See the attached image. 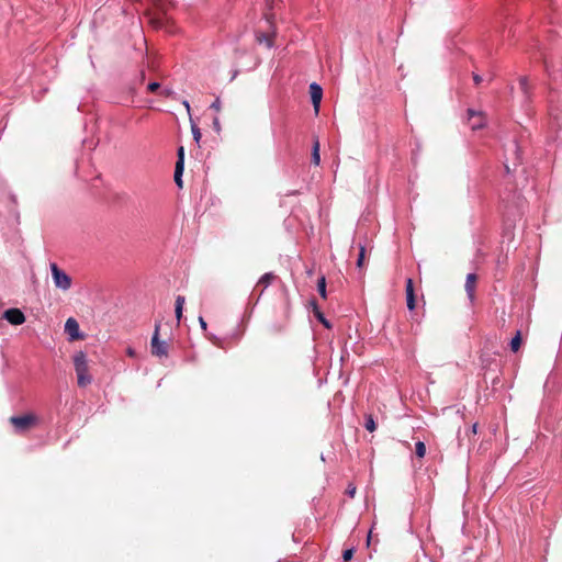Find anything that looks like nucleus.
I'll list each match as a JSON object with an SVG mask.
<instances>
[{"instance_id": "nucleus-1", "label": "nucleus", "mask_w": 562, "mask_h": 562, "mask_svg": "<svg viewBox=\"0 0 562 562\" xmlns=\"http://www.w3.org/2000/svg\"><path fill=\"white\" fill-rule=\"evenodd\" d=\"M74 366L77 374L78 386L85 387L89 385L92 382V376L89 374L88 360L83 351L75 353Z\"/></svg>"}, {"instance_id": "nucleus-2", "label": "nucleus", "mask_w": 562, "mask_h": 562, "mask_svg": "<svg viewBox=\"0 0 562 562\" xmlns=\"http://www.w3.org/2000/svg\"><path fill=\"white\" fill-rule=\"evenodd\" d=\"M9 420L16 432H25L37 425L38 418L30 413L22 416H12Z\"/></svg>"}, {"instance_id": "nucleus-3", "label": "nucleus", "mask_w": 562, "mask_h": 562, "mask_svg": "<svg viewBox=\"0 0 562 562\" xmlns=\"http://www.w3.org/2000/svg\"><path fill=\"white\" fill-rule=\"evenodd\" d=\"M159 328L160 325L159 323H157L155 325V331L150 340V352L154 357L166 358L168 357L169 344L165 340L159 339Z\"/></svg>"}, {"instance_id": "nucleus-4", "label": "nucleus", "mask_w": 562, "mask_h": 562, "mask_svg": "<svg viewBox=\"0 0 562 562\" xmlns=\"http://www.w3.org/2000/svg\"><path fill=\"white\" fill-rule=\"evenodd\" d=\"M50 271L56 288L61 289L63 291H67L71 288V278L61 270L57 263H50Z\"/></svg>"}, {"instance_id": "nucleus-5", "label": "nucleus", "mask_w": 562, "mask_h": 562, "mask_svg": "<svg viewBox=\"0 0 562 562\" xmlns=\"http://www.w3.org/2000/svg\"><path fill=\"white\" fill-rule=\"evenodd\" d=\"M310 94L315 114H318L321 101L323 98V89L316 82L310 85Z\"/></svg>"}, {"instance_id": "nucleus-6", "label": "nucleus", "mask_w": 562, "mask_h": 562, "mask_svg": "<svg viewBox=\"0 0 562 562\" xmlns=\"http://www.w3.org/2000/svg\"><path fill=\"white\" fill-rule=\"evenodd\" d=\"M65 331L69 336V340L71 341L83 338V336L80 334L78 322L72 317L66 321Z\"/></svg>"}, {"instance_id": "nucleus-7", "label": "nucleus", "mask_w": 562, "mask_h": 562, "mask_svg": "<svg viewBox=\"0 0 562 562\" xmlns=\"http://www.w3.org/2000/svg\"><path fill=\"white\" fill-rule=\"evenodd\" d=\"M468 121L472 130L482 128L486 123L483 112H476L471 109L468 110Z\"/></svg>"}, {"instance_id": "nucleus-8", "label": "nucleus", "mask_w": 562, "mask_h": 562, "mask_svg": "<svg viewBox=\"0 0 562 562\" xmlns=\"http://www.w3.org/2000/svg\"><path fill=\"white\" fill-rule=\"evenodd\" d=\"M3 318L12 325H22L25 322L23 312L15 307L7 310L3 313Z\"/></svg>"}, {"instance_id": "nucleus-9", "label": "nucleus", "mask_w": 562, "mask_h": 562, "mask_svg": "<svg viewBox=\"0 0 562 562\" xmlns=\"http://www.w3.org/2000/svg\"><path fill=\"white\" fill-rule=\"evenodd\" d=\"M183 164H184V149L183 147H179L178 149V160L176 162L175 168V182L179 188H182V172H183Z\"/></svg>"}, {"instance_id": "nucleus-10", "label": "nucleus", "mask_w": 562, "mask_h": 562, "mask_svg": "<svg viewBox=\"0 0 562 562\" xmlns=\"http://www.w3.org/2000/svg\"><path fill=\"white\" fill-rule=\"evenodd\" d=\"M406 304L409 311H413L416 307V297L414 291V283L411 278L406 280Z\"/></svg>"}, {"instance_id": "nucleus-11", "label": "nucleus", "mask_w": 562, "mask_h": 562, "mask_svg": "<svg viewBox=\"0 0 562 562\" xmlns=\"http://www.w3.org/2000/svg\"><path fill=\"white\" fill-rule=\"evenodd\" d=\"M476 281H477V277L475 273H469L467 276V281H465V291L468 293V296L471 301H473L474 299V292H475V286H476Z\"/></svg>"}, {"instance_id": "nucleus-12", "label": "nucleus", "mask_w": 562, "mask_h": 562, "mask_svg": "<svg viewBox=\"0 0 562 562\" xmlns=\"http://www.w3.org/2000/svg\"><path fill=\"white\" fill-rule=\"evenodd\" d=\"M319 140L317 136L313 137V148H312V164L315 166H318L321 162V156H319Z\"/></svg>"}, {"instance_id": "nucleus-13", "label": "nucleus", "mask_w": 562, "mask_h": 562, "mask_svg": "<svg viewBox=\"0 0 562 562\" xmlns=\"http://www.w3.org/2000/svg\"><path fill=\"white\" fill-rule=\"evenodd\" d=\"M276 279L277 276L273 272H267L259 279L257 286H261L265 291Z\"/></svg>"}, {"instance_id": "nucleus-14", "label": "nucleus", "mask_w": 562, "mask_h": 562, "mask_svg": "<svg viewBox=\"0 0 562 562\" xmlns=\"http://www.w3.org/2000/svg\"><path fill=\"white\" fill-rule=\"evenodd\" d=\"M184 302H186L184 296H181V295L177 296L175 313H176V317H177L178 322H180V319L182 317V311H183Z\"/></svg>"}, {"instance_id": "nucleus-15", "label": "nucleus", "mask_w": 562, "mask_h": 562, "mask_svg": "<svg viewBox=\"0 0 562 562\" xmlns=\"http://www.w3.org/2000/svg\"><path fill=\"white\" fill-rule=\"evenodd\" d=\"M521 333L518 330L515 335V337L512 339L510 341V350L513 352H517L520 348V345H521Z\"/></svg>"}, {"instance_id": "nucleus-16", "label": "nucleus", "mask_w": 562, "mask_h": 562, "mask_svg": "<svg viewBox=\"0 0 562 562\" xmlns=\"http://www.w3.org/2000/svg\"><path fill=\"white\" fill-rule=\"evenodd\" d=\"M317 291L323 299H326V278L322 276L317 282Z\"/></svg>"}, {"instance_id": "nucleus-17", "label": "nucleus", "mask_w": 562, "mask_h": 562, "mask_svg": "<svg viewBox=\"0 0 562 562\" xmlns=\"http://www.w3.org/2000/svg\"><path fill=\"white\" fill-rule=\"evenodd\" d=\"M314 305V314L318 318V321L327 328H330L329 322L324 317L323 313L319 311L318 306L313 303Z\"/></svg>"}, {"instance_id": "nucleus-18", "label": "nucleus", "mask_w": 562, "mask_h": 562, "mask_svg": "<svg viewBox=\"0 0 562 562\" xmlns=\"http://www.w3.org/2000/svg\"><path fill=\"white\" fill-rule=\"evenodd\" d=\"M364 259H366V247L363 245H360L359 246V255H358V259H357L358 268H360V269L363 268Z\"/></svg>"}, {"instance_id": "nucleus-19", "label": "nucleus", "mask_w": 562, "mask_h": 562, "mask_svg": "<svg viewBox=\"0 0 562 562\" xmlns=\"http://www.w3.org/2000/svg\"><path fill=\"white\" fill-rule=\"evenodd\" d=\"M260 43H266L268 47L273 45V34H261L257 37Z\"/></svg>"}, {"instance_id": "nucleus-20", "label": "nucleus", "mask_w": 562, "mask_h": 562, "mask_svg": "<svg viewBox=\"0 0 562 562\" xmlns=\"http://www.w3.org/2000/svg\"><path fill=\"white\" fill-rule=\"evenodd\" d=\"M415 452L418 458H424L426 454V446L423 441H418L415 445Z\"/></svg>"}, {"instance_id": "nucleus-21", "label": "nucleus", "mask_w": 562, "mask_h": 562, "mask_svg": "<svg viewBox=\"0 0 562 562\" xmlns=\"http://www.w3.org/2000/svg\"><path fill=\"white\" fill-rule=\"evenodd\" d=\"M364 427L367 430H369L370 432L374 431L376 429V425H375V422L372 417V415H369L367 417V420H366V424H364Z\"/></svg>"}, {"instance_id": "nucleus-22", "label": "nucleus", "mask_w": 562, "mask_h": 562, "mask_svg": "<svg viewBox=\"0 0 562 562\" xmlns=\"http://www.w3.org/2000/svg\"><path fill=\"white\" fill-rule=\"evenodd\" d=\"M191 131H192V135H193V138L195 140V143L199 144L201 137H202V134H201V131L200 128L195 125V124H191Z\"/></svg>"}, {"instance_id": "nucleus-23", "label": "nucleus", "mask_w": 562, "mask_h": 562, "mask_svg": "<svg viewBox=\"0 0 562 562\" xmlns=\"http://www.w3.org/2000/svg\"><path fill=\"white\" fill-rule=\"evenodd\" d=\"M519 86L521 88V90L524 91V93H528V89H529V85H528V78L527 77H521L519 79Z\"/></svg>"}, {"instance_id": "nucleus-24", "label": "nucleus", "mask_w": 562, "mask_h": 562, "mask_svg": "<svg viewBox=\"0 0 562 562\" xmlns=\"http://www.w3.org/2000/svg\"><path fill=\"white\" fill-rule=\"evenodd\" d=\"M353 553H355L353 548H350V549L345 550V551L342 552V560H344L345 562L350 561V560L352 559V557H353Z\"/></svg>"}, {"instance_id": "nucleus-25", "label": "nucleus", "mask_w": 562, "mask_h": 562, "mask_svg": "<svg viewBox=\"0 0 562 562\" xmlns=\"http://www.w3.org/2000/svg\"><path fill=\"white\" fill-rule=\"evenodd\" d=\"M149 22L155 29H159L162 26V21L159 18L151 16L149 19Z\"/></svg>"}, {"instance_id": "nucleus-26", "label": "nucleus", "mask_w": 562, "mask_h": 562, "mask_svg": "<svg viewBox=\"0 0 562 562\" xmlns=\"http://www.w3.org/2000/svg\"><path fill=\"white\" fill-rule=\"evenodd\" d=\"M160 88L158 82H151L147 86V90L151 93L156 92Z\"/></svg>"}, {"instance_id": "nucleus-27", "label": "nucleus", "mask_w": 562, "mask_h": 562, "mask_svg": "<svg viewBox=\"0 0 562 562\" xmlns=\"http://www.w3.org/2000/svg\"><path fill=\"white\" fill-rule=\"evenodd\" d=\"M211 109H213L216 112L221 111V101L218 98L211 104Z\"/></svg>"}, {"instance_id": "nucleus-28", "label": "nucleus", "mask_w": 562, "mask_h": 562, "mask_svg": "<svg viewBox=\"0 0 562 562\" xmlns=\"http://www.w3.org/2000/svg\"><path fill=\"white\" fill-rule=\"evenodd\" d=\"M347 494L350 496V497H353L355 494H356V486H352V485H349L348 488H347Z\"/></svg>"}, {"instance_id": "nucleus-29", "label": "nucleus", "mask_w": 562, "mask_h": 562, "mask_svg": "<svg viewBox=\"0 0 562 562\" xmlns=\"http://www.w3.org/2000/svg\"><path fill=\"white\" fill-rule=\"evenodd\" d=\"M473 81L475 85H480L482 82V77L477 74H473Z\"/></svg>"}, {"instance_id": "nucleus-30", "label": "nucleus", "mask_w": 562, "mask_h": 562, "mask_svg": "<svg viewBox=\"0 0 562 562\" xmlns=\"http://www.w3.org/2000/svg\"><path fill=\"white\" fill-rule=\"evenodd\" d=\"M199 323H200V325H201V328H202L203 330H206V326H207V325H206V322L204 321V318H203V317H199Z\"/></svg>"}, {"instance_id": "nucleus-31", "label": "nucleus", "mask_w": 562, "mask_h": 562, "mask_svg": "<svg viewBox=\"0 0 562 562\" xmlns=\"http://www.w3.org/2000/svg\"><path fill=\"white\" fill-rule=\"evenodd\" d=\"M373 541V536H372V529L369 531L368 533V538H367V546L369 547L371 544V542Z\"/></svg>"}, {"instance_id": "nucleus-32", "label": "nucleus", "mask_w": 562, "mask_h": 562, "mask_svg": "<svg viewBox=\"0 0 562 562\" xmlns=\"http://www.w3.org/2000/svg\"><path fill=\"white\" fill-rule=\"evenodd\" d=\"M212 341H213V344H215V345H216V346H218L220 348H226V347H225V345H224L222 341L217 340V339H214V340H212Z\"/></svg>"}, {"instance_id": "nucleus-33", "label": "nucleus", "mask_w": 562, "mask_h": 562, "mask_svg": "<svg viewBox=\"0 0 562 562\" xmlns=\"http://www.w3.org/2000/svg\"><path fill=\"white\" fill-rule=\"evenodd\" d=\"M213 124H214L215 130L220 131V122H218L217 117L214 119Z\"/></svg>"}, {"instance_id": "nucleus-34", "label": "nucleus", "mask_w": 562, "mask_h": 562, "mask_svg": "<svg viewBox=\"0 0 562 562\" xmlns=\"http://www.w3.org/2000/svg\"><path fill=\"white\" fill-rule=\"evenodd\" d=\"M127 355H128L130 357H134V356H135V351H134L132 348H128V349H127Z\"/></svg>"}, {"instance_id": "nucleus-35", "label": "nucleus", "mask_w": 562, "mask_h": 562, "mask_svg": "<svg viewBox=\"0 0 562 562\" xmlns=\"http://www.w3.org/2000/svg\"><path fill=\"white\" fill-rule=\"evenodd\" d=\"M471 431H472L473 435L476 434V431H477V424H473Z\"/></svg>"}, {"instance_id": "nucleus-36", "label": "nucleus", "mask_w": 562, "mask_h": 562, "mask_svg": "<svg viewBox=\"0 0 562 562\" xmlns=\"http://www.w3.org/2000/svg\"><path fill=\"white\" fill-rule=\"evenodd\" d=\"M183 105L187 109L188 113H190V104L188 101H183Z\"/></svg>"}, {"instance_id": "nucleus-37", "label": "nucleus", "mask_w": 562, "mask_h": 562, "mask_svg": "<svg viewBox=\"0 0 562 562\" xmlns=\"http://www.w3.org/2000/svg\"><path fill=\"white\" fill-rule=\"evenodd\" d=\"M281 330H282V327H281V326H279V327L274 326V327H273V331H281Z\"/></svg>"}]
</instances>
